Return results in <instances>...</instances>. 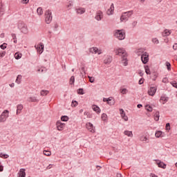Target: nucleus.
Masks as SVG:
<instances>
[{"instance_id":"nucleus-1","label":"nucleus","mask_w":177,"mask_h":177,"mask_svg":"<svg viewBox=\"0 0 177 177\" xmlns=\"http://www.w3.org/2000/svg\"><path fill=\"white\" fill-rule=\"evenodd\" d=\"M113 35L114 37L119 39V41H122L125 39V30L124 29L115 30L113 32Z\"/></svg>"},{"instance_id":"nucleus-2","label":"nucleus","mask_w":177,"mask_h":177,"mask_svg":"<svg viewBox=\"0 0 177 177\" xmlns=\"http://www.w3.org/2000/svg\"><path fill=\"white\" fill-rule=\"evenodd\" d=\"M18 28H19V30H20V31H21V32H22V34L27 35L29 32L28 26H27V25L26 24H24V22L18 23Z\"/></svg>"},{"instance_id":"nucleus-3","label":"nucleus","mask_w":177,"mask_h":177,"mask_svg":"<svg viewBox=\"0 0 177 177\" xmlns=\"http://www.w3.org/2000/svg\"><path fill=\"white\" fill-rule=\"evenodd\" d=\"M132 15H133V12L132 11L123 12L120 17L121 23H125V21H128L129 17H131Z\"/></svg>"},{"instance_id":"nucleus-4","label":"nucleus","mask_w":177,"mask_h":177,"mask_svg":"<svg viewBox=\"0 0 177 177\" xmlns=\"http://www.w3.org/2000/svg\"><path fill=\"white\" fill-rule=\"evenodd\" d=\"M52 12L50 10H46L45 12V21L46 24H50V22L52 21Z\"/></svg>"},{"instance_id":"nucleus-5","label":"nucleus","mask_w":177,"mask_h":177,"mask_svg":"<svg viewBox=\"0 0 177 177\" xmlns=\"http://www.w3.org/2000/svg\"><path fill=\"white\" fill-rule=\"evenodd\" d=\"M9 117V111L5 110L0 115V122H5Z\"/></svg>"},{"instance_id":"nucleus-6","label":"nucleus","mask_w":177,"mask_h":177,"mask_svg":"<svg viewBox=\"0 0 177 177\" xmlns=\"http://www.w3.org/2000/svg\"><path fill=\"white\" fill-rule=\"evenodd\" d=\"M115 53L118 56H121V57H122L123 56H126L127 55L125 49L121 48L115 49Z\"/></svg>"},{"instance_id":"nucleus-7","label":"nucleus","mask_w":177,"mask_h":177,"mask_svg":"<svg viewBox=\"0 0 177 177\" xmlns=\"http://www.w3.org/2000/svg\"><path fill=\"white\" fill-rule=\"evenodd\" d=\"M86 128L91 133H95L96 132V128L93 126V124L91 122H87L86 124Z\"/></svg>"},{"instance_id":"nucleus-8","label":"nucleus","mask_w":177,"mask_h":177,"mask_svg":"<svg viewBox=\"0 0 177 177\" xmlns=\"http://www.w3.org/2000/svg\"><path fill=\"white\" fill-rule=\"evenodd\" d=\"M35 48L37 49L38 53L39 55L42 54L44 52V48H45V46H44V44L40 43L36 46H35Z\"/></svg>"},{"instance_id":"nucleus-9","label":"nucleus","mask_w":177,"mask_h":177,"mask_svg":"<svg viewBox=\"0 0 177 177\" xmlns=\"http://www.w3.org/2000/svg\"><path fill=\"white\" fill-rule=\"evenodd\" d=\"M95 19L97 20V21H100L103 19V12L101 10L97 11Z\"/></svg>"},{"instance_id":"nucleus-10","label":"nucleus","mask_w":177,"mask_h":177,"mask_svg":"<svg viewBox=\"0 0 177 177\" xmlns=\"http://www.w3.org/2000/svg\"><path fill=\"white\" fill-rule=\"evenodd\" d=\"M141 60L144 64H146L149 62V54L147 53H144L141 55Z\"/></svg>"},{"instance_id":"nucleus-11","label":"nucleus","mask_w":177,"mask_h":177,"mask_svg":"<svg viewBox=\"0 0 177 177\" xmlns=\"http://www.w3.org/2000/svg\"><path fill=\"white\" fill-rule=\"evenodd\" d=\"M103 102H106L107 103V104H109V106H114V104L115 103L114 100H113L112 97H110L109 98H104Z\"/></svg>"},{"instance_id":"nucleus-12","label":"nucleus","mask_w":177,"mask_h":177,"mask_svg":"<svg viewBox=\"0 0 177 177\" xmlns=\"http://www.w3.org/2000/svg\"><path fill=\"white\" fill-rule=\"evenodd\" d=\"M91 53H95V55H102V50L97 48V47H92L90 48Z\"/></svg>"},{"instance_id":"nucleus-13","label":"nucleus","mask_w":177,"mask_h":177,"mask_svg":"<svg viewBox=\"0 0 177 177\" xmlns=\"http://www.w3.org/2000/svg\"><path fill=\"white\" fill-rule=\"evenodd\" d=\"M157 92V87H150L148 90V95L149 96H154Z\"/></svg>"},{"instance_id":"nucleus-14","label":"nucleus","mask_w":177,"mask_h":177,"mask_svg":"<svg viewBox=\"0 0 177 177\" xmlns=\"http://www.w3.org/2000/svg\"><path fill=\"white\" fill-rule=\"evenodd\" d=\"M56 125L57 131H63L64 129V127H66V124L62 123L60 121L57 122Z\"/></svg>"},{"instance_id":"nucleus-15","label":"nucleus","mask_w":177,"mask_h":177,"mask_svg":"<svg viewBox=\"0 0 177 177\" xmlns=\"http://www.w3.org/2000/svg\"><path fill=\"white\" fill-rule=\"evenodd\" d=\"M106 15L108 16H111L114 15V4L112 3L110 8L106 10Z\"/></svg>"},{"instance_id":"nucleus-16","label":"nucleus","mask_w":177,"mask_h":177,"mask_svg":"<svg viewBox=\"0 0 177 177\" xmlns=\"http://www.w3.org/2000/svg\"><path fill=\"white\" fill-rule=\"evenodd\" d=\"M156 165H158L159 168H162V169L167 168V165L164 163V162H161V160H156Z\"/></svg>"},{"instance_id":"nucleus-17","label":"nucleus","mask_w":177,"mask_h":177,"mask_svg":"<svg viewBox=\"0 0 177 177\" xmlns=\"http://www.w3.org/2000/svg\"><path fill=\"white\" fill-rule=\"evenodd\" d=\"M128 55H124L122 57L121 63L123 66H128Z\"/></svg>"},{"instance_id":"nucleus-18","label":"nucleus","mask_w":177,"mask_h":177,"mask_svg":"<svg viewBox=\"0 0 177 177\" xmlns=\"http://www.w3.org/2000/svg\"><path fill=\"white\" fill-rule=\"evenodd\" d=\"M120 113L122 120H124V121H128V116H127V115L125 114V111H124V109H120Z\"/></svg>"},{"instance_id":"nucleus-19","label":"nucleus","mask_w":177,"mask_h":177,"mask_svg":"<svg viewBox=\"0 0 177 177\" xmlns=\"http://www.w3.org/2000/svg\"><path fill=\"white\" fill-rule=\"evenodd\" d=\"M170 34H172V30H171L169 29H165L162 32V37H169Z\"/></svg>"},{"instance_id":"nucleus-20","label":"nucleus","mask_w":177,"mask_h":177,"mask_svg":"<svg viewBox=\"0 0 177 177\" xmlns=\"http://www.w3.org/2000/svg\"><path fill=\"white\" fill-rule=\"evenodd\" d=\"M167 102H168V97L162 95L160 99V102L162 103V104H165Z\"/></svg>"},{"instance_id":"nucleus-21","label":"nucleus","mask_w":177,"mask_h":177,"mask_svg":"<svg viewBox=\"0 0 177 177\" xmlns=\"http://www.w3.org/2000/svg\"><path fill=\"white\" fill-rule=\"evenodd\" d=\"M77 15H84L85 13L86 10L84 8H77L75 9Z\"/></svg>"},{"instance_id":"nucleus-22","label":"nucleus","mask_w":177,"mask_h":177,"mask_svg":"<svg viewBox=\"0 0 177 177\" xmlns=\"http://www.w3.org/2000/svg\"><path fill=\"white\" fill-rule=\"evenodd\" d=\"M18 177H26V169H21L18 173Z\"/></svg>"},{"instance_id":"nucleus-23","label":"nucleus","mask_w":177,"mask_h":177,"mask_svg":"<svg viewBox=\"0 0 177 177\" xmlns=\"http://www.w3.org/2000/svg\"><path fill=\"white\" fill-rule=\"evenodd\" d=\"M92 109L93 110V111H95V113H97V114H100V108L96 105H93L92 106Z\"/></svg>"},{"instance_id":"nucleus-24","label":"nucleus","mask_w":177,"mask_h":177,"mask_svg":"<svg viewBox=\"0 0 177 177\" xmlns=\"http://www.w3.org/2000/svg\"><path fill=\"white\" fill-rule=\"evenodd\" d=\"M164 135L165 133L161 131H156L155 133L156 138H164Z\"/></svg>"},{"instance_id":"nucleus-25","label":"nucleus","mask_w":177,"mask_h":177,"mask_svg":"<svg viewBox=\"0 0 177 177\" xmlns=\"http://www.w3.org/2000/svg\"><path fill=\"white\" fill-rule=\"evenodd\" d=\"M124 135L128 136L129 138H133V133H132V131H129L128 130H125L124 131Z\"/></svg>"},{"instance_id":"nucleus-26","label":"nucleus","mask_w":177,"mask_h":177,"mask_svg":"<svg viewBox=\"0 0 177 177\" xmlns=\"http://www.w3.org/2000/svg\"><path fill=\"white\" fill-rule=\"evenodd\" d=\"M21 110H23V104H18L17 106V114H20V113H21Z\"/></svg>"},{"instance_id":"nucleus-27","label":"nucleus","mask_w":177,"mask_h":177,"mask_svg":"<svg viewBox=\"0 0 177 177\" xmlns=\"http://www.w3.org/2000/svg\"><path fill=\"white\" fill-rule=\"evenodd\" d=\"M140 140L141 142H147V143H149V138H147V136H142L140 137Z\"/></svg>"},{"instance_id":"nucleus-28","label":"nucleus","mask_w":177,"mask_h":177,"mask_svg":"<svg viewBox=\"0 0 177 177\" xmlns=\"http://www.w3.org/2000/svg\"><path fill=\"white\" fill-rule=\"evenodd\" d=\"M37 13L39 15V16H42V15H44V10H42V8L39 7L37 10Z\"/></svg>"},{"instance_id":"nucleus-29","label":"nucleus","mask_w":177,"mask_h":177,"mask_svg":"<svg viewBox=\"0 0 177 177\" xmlns=\"http://www.w3.org/2000/svg\"><path fill=\"white\" fill-rule=\"evenodd\" d=\"M144 67H145L146 74H147L148 75H150V74H151V72L150 71V68H149V66L146 65Z\"/></svg>"},{"instance_id":"nucleus-30","label":"nucleus","mask_w":177,"mask_h":177,"mask_svg":"<svg viewBox=\"0 0 177 177\" xmlns=\"http://www.w3.org/2000/svg\"><path fill=\"white\" fill-rule=\"evenodd\" d=\"M28 102H38V100H37L35 97H30L29 98H28Z\"/></svg>"},{"instance_id":"nucleus-31","label":"nucleus","mask_w":177,"mask_h":177,"mask_svg":"<svg viewBox=\"0 0 177 177\" xmlns=\"http://www.w3.org/2000/svg\"><path fill=\"white\" fill-rule=\"evenodd\" d=\"M111 60H112V59L111 57H107L106 59H104V63L105 64H110V63H111Z\"/></svg>"},{"instance_id":"nucleus-32","label":"nucleus","mask_w":177,"mask_h":177,"mask_svg":"<svg viewBox=\"0 0 177 177\" xmlns=\"http://www.w3.org/2000/svg\"><path fill=\"white\" fill-rule=\"evenodd\" d=\"M15 82L18 84L21 82V75H17Z\"/></svg>"},{"instance_id":"nucleus-33","label":"nucleus","mask_w":177,"mask_h":177,"mask_svg":"<svg viewBox=\"0 0 177 177\" xmlns=\"http://www.w3.org/2000/svg\"><path fill=\"white\" fill-rule=\"evenodd\" d=\"M48 93H49V91H46V90H42V91L40 92L41 96H46V95H48Z\"/></svg>"},{"instance_id":"nucleus-34","label":"nucleus","mask_w":177,"mask_h":177,"mask_svg":"<svg viewBox=\"0 0 177 177\" xmlns=\"http://www.w3.org/2000/svg\"><path fill=\"white\" fill-rule=\"evenodd\" d=\"M151 41L155 45H158V44H160V41L158 40V39H157V37L153 38Z\"/></svg>"},{"instance_id":"nucleus-35","label":"nucleus","mask_w":177,"mask_h":177,"mask_svg":"<svg viewBox=\"0 0 177 177\" xmlns=\"http://www.w3.org/2000/svg\"><path fill=\"white\" fill-rule=\"evenodd\" d=\"M155 121H158L160 120V112H156L154 115Z\"/></svg>"},{"instance_id":"nucleus-36","label":"nucleus","mask_w":177,"mask_h":177,"mask_svg":"<svg viewBox=\"0 0 177 177\" xmlns=\"http://www.w3.org/2000/svg\"><path fill=\"white\" fill-rule=\"evenodd\" d=\"M3 12H5V10L3 9V6L2 5V3L0 2V16L3 15Z\"/></svg>"},{"instance_id":"nucleus-37","label":"nucleus","mask_w":177,"mask_h":177,"mask_svg":"<svg viewBox=\"0 0 177 177\" xmlns=\"http://www.w3.org/2000/svg\"><path fill=\"white\" fill-rule=\"evenodd\" d=\"M21 56H22L21 53H16L15 54V59H16L17 60H19V59H21Z\"/></svg>"},{"instance_id":"nucleus-38","label":"nucleus","mask_w":177,"mask_h":177,"mask_svg":"<svg viewBox=\"0 0 177 177\" xmlns=\"http://www.w3.org/2000/svg\"><path fill=\"white\" fill-rule=\"evenodd\" d=\"M145 110H147V111L151 112L153 111V107H151L150 105H146Z\"/></svg>"},{"instance_id":"nucleus-39","label":"nucleus","mask_w":177,"mask_h":177,"mask_svg":"<svg viewBox=\"0 0 177 177\" xmlns=\"http://www.w3.org/2000/svg\"><path fill=\"white\" fill-rule=\"evenodd\" d=\"M101 118H102V121H107V114L102 113L101 115Z\"/></svg>"},{"instance_id":"nucleus-40","label":"nucleus","mask_w":177,"mask_h":177,"mask_svg":"<svg viewBox=\"0 0 177 177\" xmlns=\"http://www.w3.org/2000/svg\"><path fill=\"white\" fill-rule=\"evenodd\" d=\"M120 93H122V95H127V93H128V89H127V88L121 89Z\"/></svg>"},{"instance_id":"nucleus-41","label":"nucleus","mask_w":177,"mask_h":177,"mask_svg":"<svg viewBox=\"0 0 177 177\" xmlns=\"http://www.w3.org/2000/svg\"><path fill=\"white\" fill-rule=\"evenodd\" d=\"M0 157H1V158H9V155L5 154L3 153H0Z\"/></svg>"},{"instance_id":"nucleus-42","label":"nucleus","mask_w":177,"mask_h":177,"mask_svg":"<svg viewBox=\"0 0 177 177\" xmlns=\"http://www.w3.org/2000/svg\"><path fill=\"white\" fill-rule=\"evenodd\" d=\"M43 153L44 156H47V157H49L50 156L52 155V152H50V151H44Z\"/></svg>"},{"instance_id":"nucleus-43","label":"nucleus","mask_w":177,"mask_h":177,"mask_svg":"<svg viewBox=\"0 0 177 177\" xmlns=\"http://www.w3.org/2000/svg\"><path fill=\"white\" fill-rule=\"evenodd\" d=\"M75 82V77L74 76H72L71 78H70V84L71 85H73L74 84V82Z\"/></svg>"},{"instance_id":"nucleus-44","label":"nucleus","mask_w":177,"mask_h":177,"mask_svg":"<svg viewBox=\"0 0 177 177\" xmlns=\"http://www.w3.org/2000/svg\"><path fill=\"white\" fill-rule=\"evenodd\" d=\"M84 115H86L87 118H92V114L88 111L84 112Z\"/></svg>"},{"instance_id":"nucleus-45","label":"nucleus","mask_w":177,"mask_h":177,"mask_svg":"<svg viewBox=\"0 0 177 177\" xmlns=\"http://www.w3.org/2000/svg\"><path fill=\"white\" fill-rule=\"evenodd\" d=\"M71 106L72 107H77V106H78V102L77 101H73Z\"/></svg>"},{"instance_id":"nucleus-46","label":"nucleus","mask_w":177,"mask_h":177,"mask_svg":"<svg viewBox=\"0 0 177 177\" xmlns=\"http://www.w3.org/2000/svg\"><path fill=\"white\" fill-rule=\"evenodd\" d=\"M77 93H78V95H84V89H82V88H79V89L77 90Z\"/></svg>"},{"instance_id":"nucleus-47","label":"nucleus","mask_w":177,"mask_h":177,"mask_svg":"<svg viewBox=\"0 0 177 177\" xmlns=\"http://www.w3.org/2000/svg\"><path fill=\"white\" fill-rule=\"evenodd\" d=\"M90 82H91V84H93V82H95V77H91V76H88Z\"/></svg>"},{"instance_id":"nucleus-48","label":"nucleus","mask_w":177,"mask_h":177,"mask_svg":"<svg viewBox=\"0 0 177 177\" xmlns=\"http://www.w3.org/2000/svg\"><path fill=\"white\" fill-rule=\"evenodd\" d=\"M61 120H62V121H64V122H66V121H68V116H62V118H61Z\"/></svg>"},{"instance_id":"nucleus-49","label":"nucleus","mask_w":177,"mask_h":177,"mask_svg":"<svg viewBox=\"0 0 177 177\" xmlns=\"http://www.w3.org/2000/svg\"><path fill=\"white\" fill-rule=\"evenodd\" d=\"M6 55V51H1L0 52V57H5V55Z\"/></svg>"},{"instance_id":"nucleus-50","label":"nucleus","mask_w":177,"mask_h":177,"mask_svg":"<svg viewBox=\"0 0 177 177\" xmlns=\"http://www.w3.org/2000/svg\"><path fill=\"white\" fill-rule=\"evenodd\" d=\"M166 66L167 67V70L169 71H171V64L169 62H166Z\"/></svg>"},{"instance_id":"nucleus-51","label":"nucleus","mask_w":177,"mask_h":177,"mask_svg":"<svg viewBox=\"0 0 177 177\" xmlns=\"http://www.w3.org/2000/svg\"><path fill=\"white\" fill-rule=\"evenodd\" d=\"M30 2V0H21V3H23L24 5H26Z\"/></svg>"},{"instance_id":"nucleus-52","label":"nucleus","mask_w":177,"mask_h":177,"mask_svg":"<svg viewBox=\"0 0 177 177\" xmlns=\"http://www.w3.org/2000/svg\"><path fill=\"white\" fill-rule=\"evenodd\" d=\"M171 85H172V86H174V88H177V82H171Z\"/></svg>"},{"instance_id":"nucleus-53","label":"nucleus","mask_w":177,"mask_h":177,"mask_svg":"<svg viewBox=\"0 0 177 177\" xmlns=\"http://www.w3.org/2000/svg\"><path fill=\"white\" fill-rule=\"evenodd\" d=\"M169 129H171V125L169 124V123H167L166 124V131H169Z\"/></svg>"},{"instance_id":"nucleus-54","label":"nucleus","mask_w":177,"mask_h":177,"mask_svg":"<svg viewBox=\"0 0 177 177\" xmlns=\"http://www.w3.org/2000/svg\"><path fill=\"white\" fill-rule=\"evenodd\" d=\"M144 82H145V79L141 78V79L139 80L138 84H139V85H142Z\"/></svg>"},{"instance_id":"nucleus-55","label":"nucleus","mask_w":177,"mask_h":177,"mask_svg":"<svg viewBox=\"0 0 177 177\" xmlns=\"http://www.w3.org/2000/svg\"><path fill=\"white\" fill-rule=\"evenodd\" d=\"M0 48H1V49H6V44H1V46H0Z\"/></svg>"},{"instance_id":"nucleus-56","label":"nucleus","mask_w":177,"mask_h":177,"mask_svg":"<svg viewBox=\"0 0 177 177\" xmlns=\"http://www.w3.org/2000/svg\"><path fill=\"white\" fill-rule=\"evenodd\" d=\"M162 82H163L164 84H167V83L168 82V78L164 77V78L162 79Z\"/></svg>"},{"instance_id":"nucleus-57","label":"nucleus","mask_w":177,"mask_h":177,"mask_svg":"<svg viewBox=\"0 0 177 177\" xmlns=\"http://www.w3.org/2000/svg\"><path fill=\"white\" fill-rule=\"evenodd\" d=\"M173 49H174V50H177V44H176V43L174 44V46H173Z\"/></svg>"},{"instance_id":"nucleus-58","label":"nucleus","mask_w":177,"mask_h":177,"mask_svg":"<svg viewBox=\"0 0 177 177\" xmlns=\"http://www.w3.org/2000/svg\"><path fill=\"white\" fill-rule=\"evenodd\" d=\"M3 171V166L0 165V172H2Z\"/></svg>"},{"instance_id":"nucleus-59","label":"nucleus","mask_w":177,"mask_h":177,"mask_svg":"<svg viewBox=\"0 0 177 177\" xmlns=\"http://www.w3.org/2000/svg\"><path fill=\"white\" fill-rule=\"evenodd\" d=\"M52 167H53V165H49L47 167V169H50V168H52Z\"/></svg>"},{"instance_id":"nucleus-60","label":"nucleus","mask_w":177,"mask_h":177,"mask_svg":"<svg viewBox=\"0 0 177 177\" xmlns=\"http://www.w3.org/2000/svg\"><path fill=\"white\" fill-rule=\"evenodd\" d=\"M150 176H151V177H158V176H157V175H156V174H150Z\"/></svg>"},{"instance_id":"nucleus-61","label":"nucleus","mask_w":177,"mask_h":177,"mask_svg":"<svg viewBox=\"0 0 177 177\" xmlns=\"http://www.w3.org/2000/svg\"><path fill=\"white\" fill-rule=\"evenodd\" d=\"M0 37H1V38H4L5 37V33H1L0 35Z\"/></svg>"},{"instance_id":"nucleus-62","label":"nucleus","mask_w":177,"mask_h":177,"mask_svg":"<svg viewBox=\"0 0 177 177\" xmlns=\"http://www.w3.org/2000/svg\"><path fill=\"white\" fill-rule=\"evenodd\" d=\"M10 86L11 88H14V87H15V83L10 84Z\"/></svg>"},{"instance_id":"nucleus-63","label":"nucleus","mask_w":177,"mask_h":177,"mask_svg":"<svg viewBox=\"0 0 177 177\" xmlns=\"http://www.w3.org/2000/svg\"><path fill=\"white\" fill-rule=\"evenodd\" d=\"M116 177H122L121 174H117Z\"/></svg>"},{"instance_id":"nucleus-64","label":"nucleus","mask_w":177,"mask_h":177,"mask_svg":"<svg viewBox=\"0 0 177 177\" xmlns=\"http://www.w3.org/2000/svg\"><path fill=\"white\" fill-rule=\"evenodd\" d=\"M136 24H138V22H136V21H133V27H135V26H136Z\"/></svg>"}]
</instances>
